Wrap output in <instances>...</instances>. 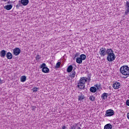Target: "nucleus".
Segmentation results:
<instances>
[{"label":"nucleus","instance_id":"1","mask_svg":"<svg viewBox=\"0 0 129 129\" xmlns=\"http://www.w3.org/2000/svg\"><path fill=\"white\" fill-rule=\"evenodd\" d=\"M87 80H88V78L86 77H81L78 83V88H79V89L85 90V83L87 82Z\"/></svg>","mask_w":129,"mask_h":129},{"label":"nucleus","instance_id":"2","mask_svg":"<svg viewBox=\"0 0 129 129\" xmlns=\"http://www.w3.org/2000/svg\"><path fill=\"white\" fill-rule=\"evenodd\" d=\"M106 60H107L108 62H112V61L115 60V54L111 48L107 49Z\"/></svg>","mask_w":129,"mask_h":129},{"label":"nucleus","instance_id":"3","mask_svg":"<svg viewBox=\"0 0 129 129\" xmlns=\"http://www.w3.org/2000/svg\"><path fill=\"white\" fill-rule=\"evenodd\" d=\"M120 72L122 75L129 76V67L127 66H123L120 68Z\"/></svg>","mask_w":129,"mask_h":129},{"label":"nucleus","instance_id":"4","mask_svg":"<svg viewBox=\"0 0 129 129\" xmlns=\"http://www.w3.org/2000/svg\"><path fill=\"white\" fill-rule=\"evenodd\" d=\"M112 86L113 89L116 90L117 89H119V88L121 87V84H120V82L114 81L113 82Z\"/></svg>","mask_w":129,"mask_h":129},{"label":"nucleus","instance_id":"5","mask_svg":"<svg viewBox=\"0 0 129 129\" xmlns=\"http://www.w3.org/2000/svg\"><path fill=\"white\" fill-rule=\"evenodd\" d=\"M114 115V111L111 109L107 110L104 115V117H109Z\"/></svg>","mask_w":129,"mask_h":129},{"label":"nucleus","instance_id":"6","mask_svg":"<svg viewBox=\"0 0 129 129\" xmlns=\"http://www.w3.org/2000/svg\"><path fill=\"white\" fill-rule=\"evenodd\" d=\"M99 54L101 57H104L107 54V50H106L105 47H102L100 49Z\"/></svg>","mask_w":129,"mask_h":129},{"label":"nucleus","instance_id":"7","mask_svg":"<svg viewBox=\"0 0 129 129\" xmlns=\"http://www.w3.org/2000/svg\"><path fill=\"white\" fill-rule=\"evenodd\" d=\"M40 68H42V71L43 72V73H49V71H50L49 68L46 67V63H43L40 65Z\"/></svg>","mask_w":129,"mask_h":129},{"label":"nucleus","instance_id":"8","mask_svg":"<svg viewBox=\"0 0 129 129\" xmlns=\"http://www.w3.org/2000/svg\"><path fill=\"white\" fill-rule=\"evenodd\" d=\"M21 53V49L19 48H16L13 49V54L15 55V56H18V55L20 54Z\"/></svg>","mask_w":129,"mask_h":129},{"label":"nucleus","instance_id":"9","mask_svg":"<svg viewBox=\"0 0 129 129\" xmlns=\"http://www.w3.org/2000/svg\"><path fill=\"white\" fill-rule=\"evenodd\" d=\"M125 7L126 10L124 14L126 16H127V15H128V14L129 13V2L127 1H126Z\"/></svg>","mask_w":129,"mask_h":129},{"label":"nucleus","instance_id":"10","mask_svg":"<svg viewBox=\"0 0 129 129\" xmlns=\"http://www.w3.org/2000/svg\"><path fill=\"white\" fill-rule=\"evenodd\" d=\"M7 55V51L5 50H2L0 52V56L2 57V58H5L6 57V55Z\"/></svg>","mask_w":129,"mask_h":129},{"label":"nucleus","instance_id":"11","mask_svg":"<svg viewBox=\"0 0 129 129\" xmlns=\"http://www.w3.org/2000/svg\"><path fill=\"white\" fill-rule=\"evenodd\" d=\"M76 75V72L75 71H73L70 74V77L71 79H74L75 78V76Z\"/></svg>","mask_w":129,"mask_h":129},{"label":"nucleus","instance_id":"12","mask_svg":"<svg viewBox=\"0 0 129 129\" xmlns=\"http://www.w3.org/2000/svg\"><path fill=\"white\" fill-rule=\"evenodd\" d=\"M108 96V93H104L102 94L101 97L103 100H105V99H107Z\"/></svg>","mask_w":129,"mask_h":129},{"label":"nucleus","instance_id":"13","mask_svg":"<svg viewBox=\"0 0 129 129\" xmlns=\"http://www.w3.org/2000/svg\"><path fill=\"white\" fill-rule=\"evenodd\" d=\"M19 3H21L23 6H27L29 4V0H21L19 1Z\"/></svg>","mask_w":129,"mask_h":129},{"label":"nucleus","instance_id":"14","mask_svg":"<svg viewBox=\"0 0 129 129\" xmlns=\"http://www.w3.org/2000/svg\"><path fill=\"white\" fill-rule=\"evenodd\" d=\"M6 57L7 59L11 60V59H13V54L11 52H8L6 53Z\"/></svg>","mask_w":129,"mask_h":129},{"label":"nucleus","instance_id":"15","mask_svg":"<svg viewBox=\"0 0 129 129\" xmlns=\"http://www.w3.org/2000/svg\"><path fill=\"white\" fill-rule=\"evenodd\" d=\"M90 91L92 93H95L97 91V89L95 87H91L90 88Z\"/></svg>","mask_w":129,"mask_h":129},{"label":"nucleus","instance_id":"16","mask_svg":"<svg viewBox=\"0 0 129 129\" xmlns=\"http://www.w3.org/2000/svg\"><path fill=\"white\" fill-rule=\"evenodd\" d=\"M112 125L110 123H108L106 124L104 127V129H112Z\"/></svg>","mask_w":129,"mask_h":129},{"label":"nucleus","instance_id":"17","mask_svg":"<svg viewBox=\"0 0 129 129\" xmlns=\"http://www.w3.org/2000/svg\"><path fill=\"white\" fill-rule=\"evenodd\" d=\"M12 8L13 6L12 5H7L4 7V9H5V10H7V11H10V10H12Z\"/></svg>","mask_w":129,"mask_h":129},{"label":"nucleus","instance_id":"18","mask_svg":"<svg viewBox=\"0 0 129 129\" xmlns=\"http://www.w3.org/2000/svg\"><path fill=\"white\" fill-rule=\"evenodd\" d=\"M72 70H73V66L72 65L69 66L67 68V72L70 73V72H72Z\"/></svg>","mask_w":129,"mask_h":129},{"label":"nucleus","instance_id":"19","mask_svg":"<svg viewBox=\"0 0 129 129\" xmlns=\"http://www.w3.org/2000/svg\"><path fill=\"white\" fill-rule=\"evenodd\" d=\"M21 82H25L27 80V77L26 76H22L20 78Z\"/></svg>","mask_w":129,"mask_h":129},{"label":"nucleus","instance_id":"20","mask_svg":"<svg viewBox=\"0 0 129 129\" xmlns=\"http://www.w3.org/2000/svg\"><path fill=\"white\" fill-rule=\"evenodd\" d=\"M85 98V97H84V95H81L78 96V100L79 101H81V100H83Z\"/></svg>","mask_w":129,"mask_h":129},{"label":"nucleus","instance_id":"21","mask_svg":"<svg viewBox=\"0 0 129 129\" xmlns=\"http://www.w3.org/2000/svg\"><path fill=\"white\" fill-rule=\"evenodd\" d=\"M80 58H81V59L82 61L84 60H85V59H86V55L84 54H82L80 55Z\"/></svg>","mask_w":129,"mask_h":129},{"label":"nucleus","instance_id":"22","mask_svg":"<svg viewBox=\"0 0 129 129\" xmlns=\"http://www.w3.org/2000/svg\"><path fill=\"white\" fill-rule=\"evenodd\" d=\"M76 62L78 64H81L82 63V59L80 57H77L76 58Z\"/></svg>","mask_w":129,"mask_h":129},{"label":"nucleus","instance_id":"23","mask_svg":"<svg viewBox=\"0 0 129 129\" xmlns=\"http://www.w3.org/2000/svg\"><path fill=\"white\" fill-rule=\"evenodd\" d=\"M94 86L97 88V89H98V90L101 88V85H100V84L97 83L94 85Z\"/></svg>","mask_w":129,"mask_h":129},{"label":"nucleus","instance_id":"24","mask_svg":"<svg viewBox=\"0 0 129 129\" xmlns=\"http://www.w3.org/2000/svg\"><path fill=\"white\" fill-rule=\"evenodd\" d=\"M89 99L91 101H94L95 100V97L93 95H92L89 97Z\"/></svg>","mask_w":129,"mask_h":129},{"label":"nucleus","instance_id":"25","mask_svg":"<svg viewBox=\"0 0 129 129\" xmlns=\"http://www.w3.org/2000/svg\"><path fill=\"white\" fill-rule=\"evenodd\" d=\"M77 123L73 124L72 126H71V129H76V127H77Z\"/></svg>","mask_w":129,"mask_h":129},{"label":"nucleus","instance_id":"26","mask_svg":"<svg viewBox=\"0 0 129 129\" xmlns=\"http://www.w3.org/2000/svg\"><path fill=\"white\" fill-rule=\"evenodd\" d=\"M60 65H61V62H58L55 65V68H59V67H60Z\"/></svg>","mask_w":129,"mask_h":129},{"label":"nucleus","instance_id":"27","mask_svg":"<svg viewBox=\"0 0 129 129\" xmlns=\"http://www.w3.org/2000/svg\"><path fill=\"white\" fill-rule=\"evenodd\" d=\"M36 59L37 61H39V60H40V59H41V56H40V55L37 54V55L36 56Z\"/></svg>","mask_w":129,"mask_h":129},{"label":"nucleus","instance_id":"28","mask_svg":"<svg viewBox=\"0 0 129 129\" xmlns=\"http://www.w3.org/2000/svg\"><path fill=\"white\" fill-rule=\"evenodd\" d=\"M80 55V53L79 52H77L75 55H74V58H76V57H78Z\"/></svg>","mask_w":129,"mask_h":129},{"label":"nucleus","instance_id":"29","mask_svg":"<svg viewBox=\"0 0 129 129\" xmlns=\"http://www.w3.org/2000/svg\"><path fill=\"white\" fill-rule=\"evenodd\" d=\"M126 104L127 106H129V100L126 101Z\"/></svg>","mask_w":129,"mask_h":129},{"label":"nucleus","instance_id":"30","mask_svg":"<svg viewBox=\"0 0 129 129\" xmlns=\"http://www.w3.org/2000/svg\"><path fill=\"white\" fill-rule=\"evenodd\" d=\"M38 91V88H34L33 90V92H37Z\"/></svg>","mask_w":129,"mask_h":129},{"label":"nucleus","instance_id":"31","mask_svg":"<svg viewBox=\"0 0 129 129\" xmlns=\"http://www.w3.org/2000/svg\"><path fill=\"white\" fill-rule=\"evenodd\" d=\"M127 117L128 119H129V113H127Z\"/></svg>","mask_w":129,"mask_h":129},{"label":"nucleus","instance_id":"32","mask_svg":"<svg viewBox=\"0 0 129 129\" xmlns=\"http://www.w3.org/2000/svg\"><path fill=\"white\" fill-rule=\"evenodd\" d=\"M20 5H16V8H20Z\"/></svg>","mask_w":129,"mask_h":129},{"label":"nucleus","instance_id":"33","mask_svg":"<svg viewBox=\"0 0 129 129\" xmlns=\"http://www.w3.org/2000/svg\"><path fill=\"white\" fill-rule=\"evenodd\" d=\"M36 108V106H32V110H34Z\"/></svg>","mask_w":129,"mask_h":129},{"label":"nucleus","instance_id":"34","mask_svg":"<svg viewBox=\"0 0 129 129\" xmlns=\"http://www.w3.org/2000/svg\"><path fill=\"white\" fill-rule=\"evenodd\" d=\"M3 83V81L0 79V84H2Z\"/></svg>","mask_w":129,"mask_h":129},{"label":"nucleus","instance_id":"35","mask_svg":"<svg viewBox=\"0 0 129 129\" xmlns=\"http://www.w3.org/2000/svg\"><path fill=\"white\" fill-rule=\"evenodd\" d=\"M62 129H65V125L63 126V127H62Z\"/></svg>","mask_w":129,"mask_h":129},{"label":"nucleus","instance_id":"36","mask_svg":"<svg viewBox=\"0 0 129 129\" xmlns=\"http://www.w3.org/2000/svg\"><path fill=\"white\" fill-rule=\"evenodd\" d=\"M3 2H7V0H3Z\"/></svg>","mask_w":129,"mask_h":129},{"label":"nucleus","instance_id":"37","mask_svg":"<svg viewBox=\"0 0 129 129\" xmlns=\"http://www.w3.org/2000/svg\"><path fill=\"white\" fill-rule=\"evenodd\" d=\"M78 129H81L80 127H79Z\"/></svg>","mask_w":129,"mask_h":129},{"label":"nucleus","instance_id":"38","mask_svg":"<svg viewBox=\"0 0 129 129\" xmlns=\"http://www.w3.org/2000/svg\"><path fill=\"white\" fill-rule=\"evenodd\" d=\"M8 4H10V1L8 2Z\"/></svg>","mask_w":129,"mask_h":129}]
</instances>
